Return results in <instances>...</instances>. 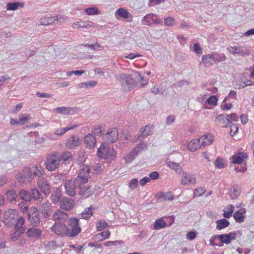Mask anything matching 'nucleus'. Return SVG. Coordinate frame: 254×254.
Here are the masks:
<instances>
[{"label": "nucleus", "mask_w": 254, "mask_h": 254, "mask_svg": "<svg viewBox=\"0 0 254 254\" xmlns=\"http://www.w3.org/2000/svg\"><path fill=\"white\" fill-rule=\"evenodd\" d=\"M236 237V233L235 232L215 235L210 239V245L221 247L223 246L224 244H230L232 241L235 239Z\"/></svg>", "instance_id": "1"}, {"label": "nucleus", "mask_w": 254, "mask_h": 254, "mask_svg": "<svg viewBox=\"0 0 254 254\" xmlns=\"http://www.w3.org/2000/svg\"><path fill=\"white\" fill-rule=\"evenodd\" d=\"M143 80V77L138 72L133 71L127 76L125 82L123 83V86L126 91H129L136 86V79Z\"/></svg>", "instance_id": "2"}, {"label": "nucleus", "mask_w": 254, "mask_h": 254, "mask_svg": "<svg viewBox=\"0 0 254 254\" xmlns=\"http://www.w3.org/2000/svg\"><path fill=\"white\" fill-rule=\"evenodd\" d=\"M60 154L57 153L48 155L45 162L46 168L50 171L55 170L60 165Z\"/></svg>", "instance_id": "3"}, {"label": "nucleus", "mask_w": 254, "mask_h": 254, "mask_svg": "<svg viewBox=\"0 0 254 254\" xmlns=\"http://www.w3.org/2000/svg\"><path fill=\"white\" fill-rule=\"evenodd\" d=\"M64 185L65 193L70 196H75L77 189L82 188V185L75 179L65 180Z\"/></svg>", "instance_id": "4"}, {"label": "nucleus", "mask_w": 254, "mask_h": 254, "mask_svg": "<svg viewBox=\"0 0 254 254\" xmlns=\"http://www.w3.org/2000/svg\"><path fill=\"white\" fill-rule=\"evenodd\" d=\"M69 237L77 236L81 231L79 226V218L76 217L70 218L67 221Z\"/></svg>", "instance_id": "5"}, {"label": "nucleus", "mask_w": 254, "mask_h": 254, "mask_svg": "<svg viewBox=\"0 0 254 254\" xmlns=\"http://www.w3.org/2000/svg\"><path fill=\"white\" fill-rule=\"evenodd\" d=\"M97 154L101 158L113 160L116 156V152L113 148L103 144L98 149Z\"/></svg>", "instance_id": "6"}, {"label": "nucleus", "mask_w": 254, "mask_h": 254, "mask_svg": "<svg viewBox=\"0 0 254 254\" xmlns=\"http://www.w3.org/2000/svg\"><path fill=\"white\" fill-rule=\"evenodd\" d=\"M90 168L87 165H83L80 166L78 176L76 180L81 185L87 183L90 177Z\"/></svg>", "instance_id": "7"}, {"label": "nucleus", "mask_w": 254, "mask_h": 254, "mask_svg": "<svg viewBox=\"0 0 254 254\" xmlns=\"http://www.w3.org/2000/svg\"><path fill=\"white\" fill-rule=\"evenodd\" d=\"M18 219V211L16 209H9L4 212L3 222L5 225H14Z\"/></svg>", "instance_id": "8"}, {"label": "nucleus", "mask_w": 254, "mask_h": 254, "mask_svg": "<svg viewBox=\"0 0 254 254\" xmlns=\"http://www.w3.org/2000/svg\"><path fill=\"white\" fill-rule=\"evenodd\" d=\"M52 231L62 237H69V231L67 226L63 223L56 222L51 228Z\"/></svg>", "instance_id": "9"}, {"label": "nucleus", "mask_w": 254, "mask_h": 254, "mask_svg": "<svg viewBox=\"0 0 254 254\" xmlns=\"http://www.w3.org/2000/svg\"><path fill=\"white\" fill-rule=\"evenodd\" d=\"M39 211L44 218H48L52 213L51 203L47 200L42 199L39 204Z\"/></svg>", "instance_id": "10"}, {"label": "nucleus", "mask_w": 254, "mask_h": 254, "mask_svg": "<svg viewBox=\"0 0 254 254\" xmlns=\"http://www.w3.org/2000/svg\"><path fill=\"white\" fill-rule=\"evenodd\" d=\"M28 220L31 224L33 226H38L40 223V216L37 209L34 207H31L28 210Z\"/></svg>", "instance_id": "11"}, {"label": "nucleus", "mask_w": 254, "mask_h": 254, "mask_svg": "<svg viewBox=\"0 0 254 254\" xmlns=\"http://www.w3.org/2000/svg\"><path fill=\"white\" fill-rule=\"evenodd\" d=\"M141 22L143 25L150 26L153 24H161L162 23V20L156 15L151 13L144 16Z\"/></svg>", "instance_id": "12"}, {"label": "nucleus", "mask_w": 254, "mask_h": 254, "mask_svg": "<svg viewBox=\"0 0 254 254\" xmlns=\"http://www.w3.org/2000/svg\"><path fill=\"white\" fill-rule=\"evenodd\" d=\"M80 109L76 107H61L55 108L53 112L55 113L64 115H73L74 113L79 112Z\"/></svg>", "instance_id": "13"}, {"label": "nucleus", "mask_w": 254, "mask_h": 254, "mask_svg": "<svg viewBox=\"0 0 254 254\" xmlns=\"http://www.w3.org/2000/svg\"><path fill=\"white\" fill-rule=\"evenodd\" d=\"M118 129L116 128H111L109 129L106 134L104 135V138L107 143H113L118 139Z\"/></svg>", "instance_id": "14"}, {"label": "nucleus", "mask_w": 254, "mask_h": 254, "mask_svg": "<svg viewBox=\"0 0 254 254\" xmlns=\"http://www.w3.org/2000/svg\"><path fill=\"white\" fill-rule=\"evenodd\" d=\"M228 51L232 54H238L240 56H249L250 54L249 50L247 48L241 46L230 47L228 48Z\"/></svg>", "instance_id": "15"}, {"label": "nucleus", "mask_w": 254, "mask_h": 254, "mask_svg": "<svg viewBox=\"0 0 254 254\" xmlns=\"http://www.w3.org/2000/svg\"><path fill=\"white\" fill-rule=\"evenodd\" d=\"M152 129L151 126L146 125L143 127H141L140 129V133L134 136L133 138V142H136L137 140H141L144 137L149 135L150 132Z\"/></svg>", "instance_id": "16"}, {"label": "nucleus", "mask_w": 254, "mask_h": 254, "mask_svg": "<svg viewBox=\"0 0 254 254\" xmlns=\"http://www.w3.org/2000/svg\"><path fill=\"white\" fill-rule=\"evenodd\" d=\"M72 27L76 29L90 28H95L97 27V25L92 21L85 20L74 22L72 23Z\"/></svg>", "instance_id": "17"}, {"label": "nucleus", "mask_w": 254, "mask_h": 254, "mask_svg": "<svg viewBox=\"0 0 254 254\" xmlns=\"http://www.w3.org/2000/svg\"><path fill=\"white\" fill-rule=\"evenodd\" d=\"M32 176L36 178L37 180L40 181L43 179L44 171L40 165L33 166L31 169Z\"/></svg>", "instance_id": "18"}, {"label": "nucleus", "mask_w": 254, "mask_h": 254, "mask_svg": "<svg viewBox=\"0 0 254 254\" xmlns=\"http://www.w3.org/2000/svg\"><path fill=\"white\" fill-rule=\"evenodd\" d=\"M196 182L195 177L194 175L183 172L181 184L182 185H186L190 184H194Z\"/></svg>", "instance_id": "19"}, {"label": "nucleus", "mask_w": 254, "mask_h": 254, "mask_svg": "<svg viewBox=\"0 0 254 254\" xmlns=\"http://www.w3.org/2000/svg\"><path fill=\"white\" fill-rule=\"evenodd\" d=\"M115 15L118 18V17L124 19L129 18L128 20L129 22L131 21L132 19V15L131 14L124 8L118 9L115 12Z\"/></svg>", "instance_id": "20"}, {"label": "nucleus", "mask_w": 254, "mask_h": 254, "mask_svg": "<svg viewBox=\"0 0 254 254\" xmlns=\"http://www.w3.org/2000/svg\"><path fill=\"white\" fill-rule=\"evenodd\" d=\"M74 205V201L72 199L64 197L60 201L61 208L65 210H69Z\"/></svg>", "instance_id": "21"}, {"label": "nucleus", "mask_w": 254, "mask_h": 254, "mask_svg": "<svg viewBox=\"0 0 254 254\" xmlns=\"http://www.w3.org/2000/svg\"><path fill=\"white\" fill-rule=\"evenodd\" d=\"M38 188L45 195H48L51 190V186L46 180L42 179L37 183Z\"/></svg>", "instance_id": "22"}, {"label": "nucleus", "mask_w": 254, "mask_h": 254, "mask_svg": "<svg viewBox=\"0 0 254 254\" xmlns=\"http://www.w3.org/2000/svg\"><path fill=\"white\" fill-rule=\"evenodd\" d=\"M68 218L67 213L60 210H58L53 215V219L55 221H64Z\"/></svg>", "instance_id": "23"}, {"label": "nucleus", "mask_w": 254, "mask_h": 254, "mask_svg": "<svg viewBox=\"0 0 254 254\" xmlns=\"http://www.w3.org/2000/svg\"><path fill=\"white\" fill-rule=\"evenodd\" d=\"M84 142L86 147L89 149L92 148L96 145V139L94 135L91 133L87 134L84 138Z\"/></svg>", "instance_id": "24"}, {"label": "nucleus", "mask_w": 254, "mask_h": 254, "mask_svg": "<svg viewBox=\"0 0 254 254\" xmlns=\"http://www.w3.org/2000/svg\"><path fill=\"white\" fill-rule=\"evenodd\" d=\"M240 206H241V205ZM237 207L239 208V209L235 212L233 216L237 222L242 223L244 221V214L246 213V210L244 208H240V206H237Z\"/></svg>", "instance_id": "25"}, {"label": "nucleus", "mask_w": 254, "mask_h": 254, "mask_svg": "<svg viewBox=\"0 0 254 254\" xmlns=\"http://www.w3.org/2000/svg\"><path fill=\"white\" fill-rule=\"evenodd\" d=\"M80 144V139L77 136L72 135L66 142V146L68 148H74Z\"/></svg>", "instance_id": "26"}, {"label": "nucleus", "mask_w": 254, "mask_h": 254, "mask_svg": "<svg viewBox=\"0 0 254 254\" xmlns=\"http://www.w3.org/2000/svg\"><path fill=\"white\" fill-rule=\"evenodd\" d=\"M198 139L201 146L202 147L211 144L213 141V138L210 134H205L199 138Z\"/></svg>", "instance_id": "27"}, {"label": "nucleus", "mask_w": 254, "mask_h": 254, "mask_svg": "<svg viewBox=\"0 0 254 254\" xmlns=\"http://www.w3.org/2000/svg\"><path fill=\"white\" fill-rule=\"evenodd\" d=\"M42 234V231L37 228H29L27 232L26 235L28 237L38 239L40 238Z\"/></svg>", "instance_id": "28"}, {"label": "nucleus", "mask_w": 254, "mask_h": 254, "mask_svg": "<svg viewBox=\"0 0 254 254\" xmlns=\"http://www.w3.org/2000/svg\"><path fill=\"white\" fill-rule=\"evenodd\" d=\"M156 196L161 202L165 200H172L174 198V195L171 192H159L157 193Z\"/></svg>", "instance_id": "29"}, {"label": "nucleus", "mask_w": 254, "mask_h": 254, "mask_svg": "<svg viewBox=\"0 0 254 254\" xmlns=\"http://www.w3.org/2000/svg\"><path fill=\"white\" fill-rule=\"evenodd\" d=\"M229 115H223L221 114L218 115L215 119L216 122H222V125L223 127H227L229 126L231 123V121L228 118Z\"/></svg>", "instance_id": "30"}, {"label": "nucleus", "mask_w": 254, "mask_h": 254, "mask_svg": "<svg viewBox=\"0 0 254 254\" xmlns=\"http://www.w3.org/2000/svg\"><path fill=\"white\" fill-rule=\"evenodd\" d=\"M247 157V155L244 153H240L232 156V163L234 164H242L244 158Z\"/></svg>", "instance_id": "31"}, {"label": "nucleus", "mask_w": 254, "mask_h": 254, "mask_svg": "<svg viewBox=\"0 0 254 254\" xmlns=\"http://www.w3.org/2000/svg\"><path fill=\"white\" fill-rule=\"evenodd\" d=\"M198 139H192L188 145V148L190 151H194L200 146Z\"/></svg>", "instance_id": "32"}, {"label": "nucleus", "mask_w": 254, "mask_h": 254, "mask_svg": "<svg viewBox=\"0 0 254 254\" xmlns=\"http://www.w3.org/2000/svg\"><path fill=\"white\" fill-rule=\"evenodd\" d=\"M60 162L62 161L65 164H69L72 160L71 154L69 152H65L62 155L60 154Z\"/></svg>", "instance_id": "33"}, {"label": "nucleus", "mask_w": 254, "mask_h": 254, "mask_svg": "<svg viewBox=\"0 0 254 254\" xmlns=\"http://www.w3.org/2000/svg\"><path fill=\"white\" fill-rule=\"evenodd\" d=\"M93 208L91 207L85 209L84 212L79 214V218L84 219H88L93 215Z\"/></svg>", "instance_id": "34"}, {"label": "nucleus", "mask_w": 254, "mask_h": 254, "mask_svg": "<svg viewBox=\"0 0 254 254\" xmlns=\"http://www.w3.org/2000/svg\"><path fill=\"white\" fill-rule=\"evenodd\" d=\"M56 20L55 16L54 17H45L40 19V24L42 25H48L53 23H55Z\"/></svg>", "instance_id": "35"}, {"label": "nucleus", "mask_w": 254, "mask_h": 254, "mask_svg": "<svg viewBox=\"0 0 254 254\" xmlns=\"http://www.w3.org/2000/svg\"><path fill=\"white\" fill-rule=\"evenodd\" d=\"M216 228L218 230H221L227 227L230 225V222L225 219L218 220L216 221Z\"/></svg>", "instance_id": "36"}, {"label": "nucleus", "mask_w": 254, "mask_h": 254, "mask_svg": "<svg viewBox=\"0 0 254 254\" xmlns=\"http://www.w3.org/2000/svg\"><path fill=\"white\" fill-rule=\"evenodd\" d=\"M19 195L22 200L27 201H30L31 200V194L29 191L25 190H21Z\"/></svg>", "instance_id": "37"}, {"label": "nucleus", "mask_w": 254, "mask_h": 254, "mask_svg": "<svg viewBox=\"0 0 254 254\" xmlns=\"http://www.w3.org/2000/svg\"><path fill=\"white\" fill-rule=\"evenodd\" d=\"M167 165L171 169L175 170L178 173L182 171L181 165L179 163L168 161L167 162Z\"/></svg>", "instance_id": "38"}, {"label": "nucleus", "mask_w": 254, "mask_h": 254, "mask_svg": "<svg viewBox=\"0 0 254 254\" xmlns=\"http://www.w3.org/2000/svg\"><path fill=\"white\" fill-rule=\"evenodd\" d=\"M23 4L19 2H9L7 4L6 9L8 10H15L19 7H22Z\"/></svg>", "instance_id": "39"}, {"label": "nucleus", "mask_w": 254, "mask_h": 254, "mask_svg": "<svg viewBox=\"0 0 254 254\" xmlns=\"http://www.w3.org/2000/svg\"><path fill=\"white\" fill-rule=\"evenodd\" d=\"M79 194L81 196L84 197H87L90 195V190L89 187H84L83 185H82V188H79Z\"/></svg>", "instance_id": "40"}, {"label": "nucleus", "mask_w": 254, "mask_h": 254, "mask_svg": "<svg viewBox=\"0 0 254 254\" xmlns=\"http://www.w3.org/2000/svg\"><path fill=\"white\" fill-rule=\"evenodd\" d=\"M7 199L10 202L14 201L16 200L17 195L14 190H10L6 193Z\"/></svg>", "instance_id": "41"}, {"label": "nucleus", "mask_w": 254, "mask_h": 254, "mask_svg": "<svg viewBox=\"0 0 254 254\" xmlns=\"http://www.w3.org/2000/svg\"><path fill=\"white\" fill-rule=\"evenodd\" d=\"M23 175L25 178H26L27 181L29 183H31L33 180L31 169L29 168H25L23 169Z\"/></svg>", "instance_id": "42"}, {"label": "nucleus", "mask_w": 254, "mask_h": 254, "mask_svg": "<svg viewBox=\"0 0 254 254\" xmlns=\"http://www.w3.org/2000/svg\"><path fill=\"white\" fill-rule=\"evenodd\" d=\"M226 57L224 54H214L212 55V60L214 62L225 61Z\"/></svg>", "instance_id": "43"}, {"label": "nucleus", "mask_w": 254, "mask_h": 254, "mask_svg": "<svg viewBox=\"0 0 254 254\" xmlns=\"http://www.w3.org/2000/svg\"><path fill=\"white\" fill-rule=\"evenodd\" d=\"M202 62L205 64L206 66L213 64L212 55H203L202 57Z\"/></svg>", "instance_id": "44"}, {"label": "nucleus", "mask_w": 254, "mask_h": 254, "mask_svg": "<svg viewBox=\"0 0 254 254\" xmlns=\"http://www.w3.org/2000/svg\"><path fill=\"white\" fill-rule=\"evenodd\" d=\"M166 225V222L163 219L156 220L154 223V228L156 230L160 229L165 227Z\"/></svg>", "instance_id": "45"}, {"label": "nucleus", "mask_w": 254, "mask_h": 254, "mask_svg": "<svg viewBox=\"0 0 254 254\" xmlns=\"http://www.w3.org/2000/svg\"><path fill=\"white\" fill-rule=\"evenodd\" d=\"M76 127V126H70L61 129H58L55 131V133L57 135H62L65 133L67 131L73 129Z\"/></svg>", "instance_id": "46"}, {"label": "nucleus", "mask_w": 254, "mask_h": 254, "mask_svg": "<svg viewBox=\"0 0 254 254\" xmlns=\"http://www.w3.org/2000/svg\"><path fill=\"white\" fill-rule=\"evenodd\" d=\"M25 230V229H20V230L17 229L15 232L11 235L10 238L13 241L17 240L20 235L24 233Z\"/></svg>", "instance_id": "47"}, {"label": "nucleus", "mask_w": 254, "mask_h": 254, "mask_svg": "<svg viewBox=\"0 0 254 254\" xmlns=\"http://www.w3.org/2000/svg\"><path fill=\"white\" fill-rule=\"evenodd\" d=\"M31 197H32L35 200H39L42 198L41 193L35 188L31 190Z\"/></svg>", "instance_id": "48"}, {"label": "nucleus", "mask_w": 254, "mask_h": 254, "mask_svg": "<svg viewBox=\"0 0 254 254\" xmlns=\"http://www.w3.org/2000/svg\"><path fill=\"white\" fill-rule=\"evenodd\" d=\"M146 147L147 144L144 142H141L133 149L134 152H135L136 154H138L142 150L146 149Z\"/></svg>", "instance_id": "49"}, {"label": "nucleus", "mask_w": 254, "mask_h": 254, "mask_svg": "<svg viewBox=\"0 0 254 254\" xmlns=\"http://www.w3.org/2000/svg\"><path fill=\"white\" fill-rule=\"evenodd\" d=\"M97 84V81L94 80H91L87 82H81L77 85L79 88H83L84 87H88V86L93 87Z\"/></svg>", "instance_id": "50"}, {"label": "nucleus", "mask_w": 254, "mask_h": 254, "mask_svg": "<svg viewBox=\"0 0 254 254\" xmlns=\"http://www.w3.org/2000/svg\"><path fill=\"white\" fill-rule=\"evenodd\" d=\"M31 119V117L28 114H20L19 116V124L24 125Z\"/></svg>", "instance_id": "51"}, {"label": "nucleus", "mask_w": 254, "mask_h": 254, "mask_svg": "<svg viewBox=\"0 0 254 254\" xmlns=\"http://www.w3.org/2000/svg\"><path fill=\"white\" fill-rule=\"evenodd\" d=\"M84 11L88 15H95L100 13V11L95 7L86 8Z\"/></svg>", "instance_id": "52"}, {"label": "nucleus", "mask_w": 254, "mask_h": 254, "mask_svg": "<svg viewBox=\"0 0 254 254\" xmlns=\"http://www.w3.org/2000/svg\"><path fill=\"white\" fill-rule=\"evenodd\" d=\"M60 199H61V193L58 191L54 192L51 195V201L54 203H56L58 202H59L60 201Z\"/></svg>", "instance_id": "53"}, {"label": "nucleus", "mask_w": 254, "mask_h": 254, "mask_svg": "<svg viewBox=\"0 0 254 254\" xmlns=\"http://www.w3.org/2000/svg\"><path fill=\"white\" fill-rule=\"evenodd\" d=\"M104 168V166L101 163H95L92 166V170L95 173H100L103 171V169Z\"/></svg>", "instance_id": "54"}, {"label": "nucleus", "mask_w": 254, "mask_h": 254, "mask_svg": "<svg viewBox=\"0 0 254 254\" xmlns=\"http://www.w3.org/2000/svg\"><path fill=\"white\" fill-rule=\"evenodd\" d=\"M228 97H226L222 102L221 106V109L223 110H228L231 109L232 107V104L231 103H227Z\"/></svg>", "instance_id": "55"}, {"label": "nucleus", "mask_w": 254, "mask_h": 254, "mask_svg": "<svg viewBox=\"0 0 254 254\" xmlns=\"http://www.w3.org/2000/svg\"><path fill=\"white\" fill-rule=\"evenodd\" d=\"M215 165L218 169H222L226 166L224 162V159L221 158H218L216 159L215 162Z\"/></svg>", "instance_id": "56"}, {"label": "nucleus", "mask_w": 254, "mask_h": 254, "mask_svg": "<svg viewBox=\"0 0 254 254\" xmlns=\"http://www.w3.org/2000/svg\"><path fill=\"white\" fill-rule=\"evenodd\" d=\"M175 23V20L172 17L168 16L164 18V24L167 26H173Z\"/></svg>", "instance_id": "57"}, {"label": "nucleus", "mask_w": 254, "mask_h": 254, "mask_svg": "<svg viewBox=\"0 0 254 254\" xmlns=\"http://www.w3.org/2000/svg\"><path fill=\"white\" fill-rule=\"evenodd\" d=\"M137 154H135V152H134V150H133L131 152L129 153L128 154H127L124 157V159H125L126 162L129 163L133 160L134 157Z\"/></svg>", "instance_id": "58"}, {"label": "nucleus", "mask_w": 254, "mask_h": 254, "mask_svg": "<svg viewBox=\"0 0 254 254\" xmlns=\"http://www.w3.org/2000/svg\"><path fill=\"white\" fill-rule=\"evenodd\" d=\"M25 223V219L23 218H20L19 219H17L15 224V227L17 229L20 230V229H25L23 227Z\"/></svg>", "instance_id": "59"}, {"label": "nucleus", "mask_w": 254, "mask_h": 254, "mask_svg": "<svg viewBox=\"0 0 254 254\" xmlns=\"http://www.w3.org/2000/svg\"><path fill=\"white\" fill-rule=\"evenodd\" d=\"M217 98L215 95H212L206 100V102L210 105L214 106L217 104Z\"/></svg>", "instance_id": "60"}, {"label": "nucleus", "mask_w": 254, "mask_h": 254, "mask_svg": "<svg viewBox=\"0 0 254 254\" xmlns=\"http://www.w3.org/2000/svg\"><path fill=\"white\" fill-rule=\"evenodd\" d=\"M108 227V225L105 221L101 220L97 224V228L99 231H102Z\"/></svg>", "instance_id": "61"}, {"label": "nucleus", "mask_w": 254, "mask_h": 254, "mask_svg": "<svg viewBox=\"0 0 254 254\" xmlns=\"http://www.w3.org/2000/svg\"><path fill=\"white\" fill-rule=\"evenodd\" d=\"M15 177L18 182L21 184H24L25 183L26 178H25L22 174L19 173L17 174Z\"/></svg>", "instance_id": "62"}, {"label": "nucleus", "mask_w": 254, "mask_h": 254, "mask_svg": "<svg viewBox=\"0 0 254 254\" xmlns=\"http://www.w3.org/2000/svg\"><path fill=\"white\" fill-rule=\"evenodd\" d=\"M138 183V181L137 179H133L130 182L129 187L133 190L137 187Z\"/></svg>", "instance_id": "63"}, {"label": "nucleus", "mask_w": 254, "mask_h": 254, "mask_svg": "<svg viewBox=\"0 0 254 254\" xmlns=\"http://www.w3.org/2000/svg\"><path fill=\"white\" fill-rule=\"evenodd\" d=\"M239 195V192L236 187H233L232 190L231 191V197L233 199L236 198Z\"/></svg>", "instance_id": "64"}]
</instances>
